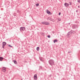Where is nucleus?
<instances>
[{
	"instance_id": "19",
	"label": "nucleus",
	"mask_w": 80,
	"mask_h": 80,
	"mask_svg": "<svg viewBox=\"0 0 80 80\" xmlns=\"http://www.w3.org/2000/svg\"><path fill=\"white\" fill-rule=\"evenodd\" d=\"M9 47H12V46L10 45H8Z\"/></svg>"
},
{
	"instance_id": "7",
	"label": "nucleus",
	"mask_w": 80,
	"mask_h": 80,
	"mask_svg": "<svg viewBox=\"0 0 80 80\" xmlns=\"http://www.w3.org/2000/svg\"><path fill=\"white\" fill-rule=\"evenodd\" d=\"M71 36V35H70V33H68V37H70Z\"/></svg>"
},
{
	"instance_id": "13",
	"label": "nucleus",
	"mask_w": 80,
	"mask_h": 80,
	"mask_svg": "<svg viewBox=\"0 0 80 80\" xmlns=\"http://www.w3.org/2000/svg\"><path fill=\"white\" fill-rule=\"evenodd\" d=\"M14 62L15 64H17V61H16L14 60Z\"/></svg>"
},
{
	"instance_id": "12",
	"label": "nucleus",
	"mask_w": 80,
	"mask_h": 80,
	"mask_svg": "<svg viewBox=\"0 0 80 80\" xmlns=\"http://www.w3.org/2000/svg\"><path fill=\"white\" fill-rule=\"evenodd\" d=\"M50 23L48 22H46V24L45 25H49Z\"/></svg>"
},
{
	"instance_id": "6",
	"label": "nucleus",
	"mask_w": 80,
	"mask_h": 80,
	"mask_svg": "<svg viewBox=\"0 0 80 80\" xmlns=\"http://www.w3.org/2000/svg\"><path fill=\"white\" fill-rule=\"evenodd\" d=\"M47 12L49 15H51L52 14V13H51V12H50L49 11H47Z\"/></svg>"
},
{
	"instance_id": "20",
	"label": "nucleus",
	"mask_w": 80,
	"mask_h": 80,
	"mask_svg": "<svg viewBox=\"0 0 80 80\" xmlns=\"http://www.w3.org/2000/svg\"><path fill=\"white\" fill-rule=\"evenodd\" d=\"M48 38H50V36H48Z\"/></svg>"
},
{
	"instance_id": "3",
	"label": "nucleus",
	"mask_w": 80,
	"mask_h": 80,
	"mask_svg": "<svg viewBox=\"0 0 80 80\" xmlns=\"http://www.w3.org/2000/svg\"><path fill=\"white\" fill-rule=\"evenodd\" d=\"M64 6L66 7H68L69 6V4L67 3H65L64 4Z\"/></svg>"
},
{
	"instance_id": "21",
	"label": "nucleus",
	"mask_w": 80,
	"mask_h": 80,
	"mask_svg": "<svg viewBox=\"0 0 80 80\" xmlns=\"http://www.w3.org/2000/svg\"><path fill=\"white\" fill-rule=\"evenodd\" d=\"M60 14H61L60 12H59L58 15H60Z\"/></svg>"
},
{
	"instance_id": "25",
	"label": "nucleus",
	"mask_w": 80,
	"mask_h": 80,
	"mask_svg": "<svg viewBox=\"0 0 80 80\" xmlns=\"http://www.w3.org/2000/svg\"><path fill=\"white\" fill-rule=\"evenodd\" d=\"M21 80H22V79H21Z\"/></svg>"
},
{
	"instance_id": "5",
	"label": "nucleus",
	"mask_w": 80,
	"mask_h": 80,
	"mask_svg": "<svg viewBox=\"0 0 80 80\" xmlns=\"http://www.w3.org/2000/svg\"><path fill=\"white\" fill-rule=\"evenodd\" d=\"M2 71L3 72H6V68L5 67H3L2 68Z\"/></svg>"
},
{
	"instance_id": "22",
	"label": "nucleus",
	"mask_w": 80,
	"mask_h": 80,
	"mask_svg": "<svg viewBox=\"0 0 80 80\" xmlns=\"http://www.w3.org/2000/svg\"><path fill=\"white\" fill-rule=\"evenodd\" d=\"M3 46H3H2V48H4V46Z\"/></svg>"
},
{
	"instance_id": "11",
	"label": "nucleus",
	"mask_w": 80,
	"mask_h": 80,
	"mask_svg": "<svg viewBox=\"0 0 80 80\" xmlns=\"http://www.w3.org/2000/svg\"><path fill=\"white\" fill-rule=\"evenodd\" d=\"M39 50H40V48H39V47H37V51H39Z\"/></svg>"
},
{
	"instance_id": "8",
	"label": "nucleus",
	"mask_w": 80,
	"mask_h": 80,
	"mask_svg": "<svg viewBox=\"0 0 80 80\" xmlns=\"http://www.w3.org/2000/svg\"><path fill=\"white\" fill-rule=\"evenodd\" d=\"M7 43H6V42H4L2 43V45H3V46H5V45H6V44Z\"/></svg>"
},
{
	"instance_id": "17",
	"label": "nucleus",
	"mask_w": 80,
	"mask_h": 80,
	"mask_svg": "<svg viewBox=\"0 0 80 80\" xmlns=\"http://www.w3.org/2000/svg\"><path fill=\"white\" fill-rule=\"evenodd\" d=\"M69 3H70V5H72V2H69Z\"/></svg>"
},
{
	"instance_id": "15",
	"label": "nucleus",
	"mask_w": 80,
	"mask_h": 80,
	"mask_svg": "<svg viewBox=\"0 0 80 80\" xmlns=\"http://www.w3.org/2000/svg\"><path fill=\"white\" fill-rule=\"evenodd\" d=\"M36 6H37V7H38V6H39V4H36Z\"/></svg>"
},
{
	"instance_id": "4",
	"label": "nucleus",
	"mask_w": 80,
	"mask_h": 80,
	"mask_svg": "<svg viewBox=\"0 0 80 80\" xmlns=\"http://www.w3.org/2000/svg\"><path fill=\"white\" fill-rule=\"evenodd\" d=\"M34 78L35 80H37V74H35L34 76Z\"/></svg>"
},
{
	"instance_id": "2",
	"label": "nucleus",
	"mask_w": 80,
	"mask_h": 80,
	"mask_svg": "<svg viewBox=\"0 0 80 80\" xmlns=\"http://www.w3.org/2000/svg\"><path fill=\"white\" fill-rule=\"evenodd\" d=\"M20 30L21 31H24L25 30V28L24 27L20 28Z\"/></svg>"
},
{
	"instance_id": "23",
	"label": "nucleus",
	"mask_w": 80,
	"mask_h": 80,
	"mask_svg": "<svg viewBox=\"0 0 80 80\" xmlns=\"http://www.w3.org/2000/svg\"><path fill=\"white\" fill-rule=\"evenodd\" d=\"M78 7H79V6H78Z\"/></svg>"
},
{
	"instance_id": "16",
	"label": "nucleus",
	"mask_w": 80,
	"mask_h": 80,
	"mask_svg": "<svg viewBox=\"0 0 80 80\" xmlns=\"http://www.w3.org/2000/svg\"><path fill=\"white\" fill-rule=\"evenodd\" d=\"M41 35H42L44 36V35H45V34H44V33H42Z\"/></svg>"
},
{
	"instance_id": "9",
	"label": "nucleus",
	"mask_w": 80,
	"mask_h": 80,
	"mask_svg": "<svg viewBox=\"0 0 80 80\" xmlns=\"http://www.w3.org/2000/svg\"><path fill=\"white\" fill-rule=\"evenodd\" d=\"M3 59V58L2 57H0V61H2Z\"/></svg>"
},
{
	"instance_id": "14",
	"label": "nucleus",
	"mask_w": 80,
	"mask_h": 80,
	"mask_svg": "<svg viewBox=\"0 0 80 80\" xmlns=\"http://www.w3.org/2000/svg\"><path fill=\"white\" fill-rule=\"evenodd\" d=\"M46 22H42V24H44V25H45Z\"/></svg>"
},
{
	"instance_id": "24",
	"label": "nucleus",
	"mask_w": 80,
	"mask_h": 80,
	"mask_svg": "<svg viewBox=\"0 0 80 80\" xmlns=\"http://www.w3.org/2000/svg\"><path fill=\"white\" fill-rule=\"evenodd\" d=\"M76 12H77V11Z\"/></svg>"
},
{
	"instance_id": "18",
	"label": "nucleus",
	"mask_w": 80,
	"mask_h": 80,
	"mask_svg": "<svg viewBox=\"0 0 80 80\" xmlns=\"http://www.w3.org/2000/svg\"><path fill=\"white\" fill-rule=\"evenodd\" d=\"M78 2H79V3H80V0H78Z\"/></svg>"
},
{
	"instance_id": "10",
	"label": "nucleus",
	"mask_w": 80,
	"mask_h": 80,
	"mask_svg": "<svg viewBox=\"0 0 80 80\" xmlns=\"http://www.w3.org/2000/svg\"><path fill=\"white\" fill-rule=\"evenodd\" d=\"M58 41V40H57V39H55V40H54L53 41V42L54 43H55V42H57Z\"/></svg>"
},
{
	"instance_id": "1",
	"label": "nucleus",
	"mask_w": 80,
	"mask_h": 80,
	"mask_svg": "<svg viewBox=\"0 0 80 80\" xmlns=\"http://www.w3.org/2000/svg\"><path fill=\"white\" fill-rule=\"evenodd\" d=\"M49 62L50 65H53L54 62L53 61V60H50L49 61Z\"/></svg>"
}]
</instances>
